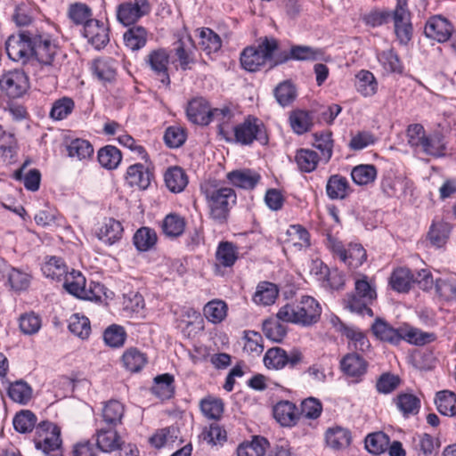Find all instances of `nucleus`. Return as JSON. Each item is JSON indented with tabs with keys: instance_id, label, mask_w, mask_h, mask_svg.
<instances>
[{
	"instance_id": "obj_11",
	"label": "nucleus",
	"mask_w": 456,
	"mask_h": 456,
	"mask_svg": "<svg viewBox=\"0 0 456 456\" xmlns=\"http://www.w3.org/2000/svg\"><path fill=\"white\" fill-rule=\"evenodd\" d=\"M28 78L22 70L13 69L2 72L0 89L9 97H21L28 91Z\"/></svg>"
},
{
	"instance_id": "obj_36",
	"label": "nucleus",
	"mask_w": 456,
	"mask_h": 456,
	"mask_svg": "<svg viewBox=\"0 0 456 456\" xmlns=\"http://www.w3.org/2000/svg\"><path fill=\"white\" fill-rule=\"evenodd\" d=\"M269 442L265 437L255 436L252 441L240 444L237 449L238 456H264Z\"/></svg>"
},
{
	"instance_id": "obj_30",
	"label": "nucleus",
	"mask_w": 456,
	"mask_h": 456,
	"mask_svg": "<svg viewBox=\"0 0 456 456\" xmlns=\"http://www.w3.org/2000/svg\"><path fill=\"white\" fill-rule=\"evenodd\" d=\"M240 64L248 71L255 72L268 64L255 45L246 47L240 53Z\"/></svg>"
},
{
	"instance_id": "obj_3",
	"label": "nucleus",
	"mask_w": 456,
	"mask_h": 456,
	"mask_svg": "<svg viewBox=\"0 0 456 456\" xmlns=\"http://www.w3.org/2000/svg\"><path fill=\"white\" fill-rule=\"evenodd\" d=\"M392 17L395 32L401 44H407L412 34L411 13L406 0H397L396 6L392 14L389 12H374L366 16V23L377 27L387 23Z\"/></svg>"
},
{
	"instance_id": "obj_58",
	"label": "nucleus",
	"mask_w": 456,
	"mask_h": 456,
	"mask_svg": "<svg viewBox=\"0 0 456 456\" xmlns=\"http://www.w3.org/2000/svg\"><path fill=\"white\" fill-rule=\"evenodd\" d=\"M69 330L74 335L85 339L91 333L90 321L84 315L73 314L69 319Z\"/></svg>"
},
{
	"instance_id": "obj_46",
	"label": "nucleus",
	"mask_w": 456,
	"mask_h": 456,
	"mask_svg": "<svg viewBox=\"0 0 456 456\" xmlns=\"http://www.w3.org/2000/svg\"><path fill=\"white\" fill-rule=\"evenodd\" d=\"M216 256L221 265L231 267L238 259V248L232 242L223 241L217 248Z\"/></svg>"
},
{
	"instance_id": "obj_42",
	"label": "nucleus",
	"mask_w": 456,
	"mask_h": 456,
	"mask_svg": "<svg viewBox=\"0 0 456 456\" xmlns=\"http://www.w3.org/2000/svg\"><path fill=\"white\" fill-rule=\"evenodd\" d=\"M126 370L131 372L140 371L147 362L146 355L135 347L126 349L122 356Z\"/></svg>"
},
{
	"instance_id": "obj_48",
	"label": "nucleus",
	"mask_w": 456,
	"mask_h": 456,
	"mask_svg": "<svg viewBox=\"0 0 456 456\" xmlns=\"http://www.w3.org/2000/svg\"><path fill=\"white\" fill-rule=\"evenodd\" d=\"M286 234L288 236L287 241L291 245L302 248L310 246V234L308 231L300 224L290 225Z\"/></svg>"
},
{
	"instance_id": "obj_5",
	"label": "nucleus",
	"mask_w": 456,
	"mask_h": 456,
	"mask_svg": "<svg viewBox=\"0 0 456 456\" xmlns=\"http://www.w3.org/2000/svg\"><path fill=\"white\" fill-rule=\"evenodd\" d=\"M377 293L374 286L368 281L367 276L363 275L354 283V293L347 295L344 299L346 308L351 312L361 314L372 315V310L369 305L376 299Z\"/></svg>"
},
{
	"instance_id": "obj_49",
	"label": "nucleus",
	"mask_w": 456,
	"mask_h": 456,
	"mask_svg": "<svg viewBox=\"0 0 456 456\" xmlns=\"http://www.w3.org/2000/svg\"><path fill=\"white\" fill-rule=\"evenodd\" d=\"M124 41L131 50H139L146 44L147 31L141 26L132 27L124 34Z\"/></svg>"
},
{
	"instance_id": "obj_7",
	"label": "nucleus",
	"mask_w": 456,
	"mask_h": 456,
	"mask_svg": "<svg viewBox=\"0 0 456 456\" xmlns=\"http://www.w3.org/2000/svg\"><path fill=\"white\" fill-rule=\"evenodd\" d=\"M235 142L241 145H250L254 141L261 144L268 142L265 127L258 118L248 116L245 120L233 127Z\"/></svg>"
},
{
	"instance_id": "obj_63",
	"label": "nucleus",
	"mask_w": 456,
	"mask_h": 456,
	"mask_svg": "<svg viewBox=\"0 0 456 456\" xmlns=\"http://www.w3.org/2000/svg\"><path fill=\"white\" fill-rule=\"evenodd\" d=\"M378 60L387 72L401 73L402 63L393 49H387L378 53Z\"/></svg>"
},
{
	"instance_id": "obj_40",
	"label": "nucleus",
	"mask_w": 456,
	"mask_h": 456,
	"mask_svg": "<svg viewBox=\"0 0 456 456\" xmlns=\"http://www.w3.org/2000/svg\"><path fill=\"white\" fill-rule=\"evenodd\" d=\"M8 395L15 403L27 404L32 398V387L23 380H17L10 384Z\"/></svg>"
},
{
	"instance_id": "obj_26",
	"label": "nucleus",
	"mask_w": 456,
	"mask_h": 456,
	"mask_svg": "<svg viewBox=\"0 0 456 456\" xmlns=\"http://www.w3.org/2000/svg\"><path fill=\"white\" fill-rule=\"evenodd\" d=\"M336 322H334V324H338V330L342 332L352 342V346L355 350L365 352L370 348L369 339L360 330L346 326L338 318H336Z\"/></svg>"
},
{
	"instance_id": "obj_53",
	"label": "nucleus",
	"mask_w": 456,
	"mask_h": 456,
	"mask_svg": "<svg viewBox=\"0 0 456 456\" xmlns=\"http://www.w3.org/2000/svg\"><path fill=\"white\" fill-rule=\"evenodd\" d=\"M203 313L208 321L219 323L227 314V305L222 300H213L204 306Z\"/></svg>"
},
{
	"instance_id": "obj_59",
	"label": "nucleus",
	"mask_w": 456,
	"mask_h": 456,
	"mask_svg": "<svg viewBox=\"0 0 456 456\" xmlns=\"http://www.w3.org/2000/svg\"><path fill=\"white\" fill-rule=\"evenodd\" d=\"M37 422L36 415L28 410H22L13 419V427L20 433L32 431Z\"/></svg>"
},
{
	"instance_id": "obj_34",
	"label": "nucleus",
	"mask_w": 456,
	"mask_h": 456,
	"mask_svg": "<svg viewBox=\"0 0 456 456\" xmlns=\"http://www.w3.org/2000/svg\"><path fill=\"white\" fill-rule=\"evenodd\" d=\"M355 87L358 93L364 97L374 95L378 91V82L374 75L365 69L360 70L355 76Z\"/></svg>"
},
{
	"instance_id": "obj_35",
	"label": "nucleus",
	"mask_w": 456,
	"mask_h": 456,
	"mask_svg": "<svg viewBox=\"0 0 456 456\" xmlns=\"http://www.w3.org/2000/svg\"><path fill=\"white\" fill-rule=\"evenodd\" d=\"M200 42L199 45L207 54L216 53L221 49L222 40L220 37L208 28L198 29Z\"/></svg>"
},
{
	"instance_id": "obj_21",
	"label": "nucleus",
	"mask_w": 456,
	"mask_h": 456,
	"mask_svg": "<svg viewBox=\"0 0 456 456\" xmlns=\"http://www.w3.org/2000/svg\"><path fill=\"white\" fill-rule=\"evenodd\" d=\"M273 417L283 427H293L300 419V413L295 403L280 401L273 407Z\"/></svg>"
},
{
	"instance_id": "obj_44",
	"label": "nucleus",
	"mask_w": 456,
	"mask_h": 456,
	"mask_svg": "<svg viewBox=\"0 0 456 456\" xmlns=\"http://www.w3.org/2000/svg\"><path fill=\"white\" fill-rule=\"evenodd\" d=\"M350 432L341 427L330 428L326 432V443L333 449H341L349 445Z\"/></svg>"
},
{
	"instance_id": "obj_38",
	"label": "nucleus",
	"mask_w": 456,
	"mask_h": 456,
	"mask_svg": "<svg viewBox=\"0 0 456 456\" xmlns=\"http://www.w3.org/2000/svg\"><path fill=\"white\" fill-rule=\"evenodd\" d=\"M158 240L156 232L149 227H141L138 229L134 237V245L137 250L144 252L151 249Z\"/></svg>"
},
{
	"instance_id": "obj_55",
	"label": "nucleus",
	"mask_w": 456,
	"mask_h": 456,
	"mask_svg": "<svg viewBox=\"0 0 456 456\" xmlns=\"http://www.w3.org/2000/svg\"><path fill=\"white\" fill-rule=\"evenodd\" d=\"M398 410L404 415L417 414L420 406L419 399L412 394H400L395 398Z\"/></svg>"
},
{
	"instance_id": "obj_45",
	"label": "nucleus",
	"mask_w": 456,
	"mask_h": 456,
	"mask_svg": "<svg viewBox=\"0 0 456 456\" xmlns=\"http://www.w3.org/2000/svg\"><path fill=\"white\" fill-rule=\"evenodd\" d=\"M180 434V430L175 426H170L158 430L151 438L150 443L156 448H161L174 444Z\"/></svg>"
},
{
	"instance_id": "obj_20",
	"label": "nucleus",
	"mask_w": 456,
	"mask_h": 456,
	"mask_svg": "<svg viewBox=\"0 0 456 456\" xmlns=\"http://www.w3.org/2000/svg\"><path fill=\"white\" fill-rule=\"evenodd\" d=\"M452 32V26L448 20L441 16L431 17L426 23L425 35L436 40L437 42H445L449 39Z\"/></svg>"
},
{
	"instance_id": "obj_13",
	"label": "nucleus",
	"mask_w": 456,
	"mask_h": 456,
	"mask_svg": "<svg viewBox=\"0 0 456 456\" xmlns=\"http://www.w3.org/2000/svg\"><path fill=\"white\" fill-rule=\"evenodd\" d=\"M303 360V354L298 350H292L289 354L281 347H273L267 350L264 362L268 369L280 370L289 365L293 368Z\"/></svg>"
},
{
	"instance_id": "obj_9",
	"label": "nucleus",
	"mask_w": 456,
	"mask_h": 456,
	"mask_svg": "<svg viewBox=\"0 0 456 456\" xmlns=\"http://www.w3.org/2000/svg\"><path fill=\"white\" fill-rule=\"evenodd\" d=\"M35 34L34 31L25 30L18 35L10 36L5 43L9 58L25 63L32 56Z\"/></svg>"
},
{
	"instance_id": "obj_18",
	"label": "nucleus",
	"mask_w": 456,
	"mask_h": 456,
	"mask_svg": "<svg viewBox=\"0 0 456 456\" xmlns=\"http://www.w3.org/2000/svg\"><path fill=\"white\" fill-rule=\"evenodd\" d=\"M211 109L207 100L202 97L192 99L189 102L186 114L188 119L193 124L206 126L211 122Z\"/></svg>"
},
{
	"instance_id": "obj_12",
	"label": "nucleus",
	"mask_w": 456,
	"mask_h": 456,
	"mask_svg": "<svg viewBox=\"0 0 456 456\" xmlns=\"http://www.w3.org/2000/svg\"><path fill=\"white\" fill-rule=\"evenodd\" d=\"M169 58L170 55L167 49L158 48L151 51L144 59L145 65L164 86L170 84Z\"/></svg>"
},
{
	"instance_id": "obj_6",
	"label": "nucleus",
	"mask_w": 456,
	"mask_h": 456,
	"mask_svg": "<svg viewBox=\"0 0 456 456\" xmlns=\"http://www.w3.org/2000/svg\"><path fill=\"white\" fill-rule=\"evenodd\" d=\"M61 50L48 35L35 34L32 56L48 73L54 72L58 66Z\"/></svg>"
},
{
	"instance_id": "obj_8",
	"label": "nucleus",
	"mask_w": 456,
	"mask_h": 456,
	"mask_svg": "<svg viewBox=\"0 0 456 456\" xmlns=\"http://www.w3.org/2000/svg\"><path fill=\"white\" fill-rule=\"evenodd\" d=\"M35 447L48 455L61 449V429L50 421H42L36 427Z\"/></svg>"
},
{
	"instance_id": "obj_16",
	"label": "nucleus",
	"mask_w": 456,
	"mask_h": 456,
	"mask_svg": "<svg viewBox=\"0 0 456 456\" xmlns=\"http://www.w3.org/2000/svg\"><path fill=\"white\" fill-rule=\"evenodd\" d=\"M230 184L243 190H253L261 180V175L249 168L235 169L226 174Z\"/></svg>"
},
{
	"instance_id": "obj_17",
	"label": "nucleus",
	"mask_w": 456,
	"mask_h": 456,
	"mask_svg": "<svg viewBox=\"0 0 456 456\" xmlns=\"http://www.w3.org/2000/svg\"><path fill=\"white\" fill-rule=\"evenodd\" d=\"M83 35L96 49L104 47L110 40L108 28L103 23L94 19L86 22Z\"/></svg>"
},
{
	"instance_id": "obj_19",
	"label": "nucleus",
	"mask_w": 456,
	"mask_h": 456,
	"mask_svg": "<svg viewBox=\"0 0 456 456\" xmlns=\"http://www.w3.org/2000/svg\"><path fill=\"white\" fill-rule=\"evenodd\" d=\"M323 59V52L321 49L307 45H292L289 51H285L278 62L286 63L290 60L300 61H314Z\"/></svg>"
},
{
	"instance_id": "obj_31",
	"label": "nucleus",
	"mask_w": 456,
	"mask_h": 456,
	"mask_svg": "<svg viewBox=\"0 0 456 456\" xmlns=\"http://www.w3.org/2000/svg\"><path fill=\"white\" fill-rule=\"evenodd\" d=\"M279 295L278 287L269 281H261L257 284L253 301L256 305H271Z\"/></svg>"
},
{
	"instance_id": "obj_50",
	"label": "nucleus",
	"mask_w": 456,
	"mask_h": 456,
	"mask_svg": "<svg viewBox=\"0 0 456 456\" xmlns=\"http://www.w3.org/2000/svg\"><path fill=\"white\" fill-rule=\"evenodd\" d=\"M289 124L296 134H302L310 130L313 126V119L309 112L297 110L291 112Z\"/></svg>"
},
{
	"instance_id": "obj_25",
	"label": "nucleus",
	"mask_w": 456,
	"mask_h": 456,
	"mask_svg": "<svg viewBox=\"0 0 456 456\" xmlns=\"http://www.w3.org/2000/svg\"><path fill=\"white\" fill-rule=\"evenodd\" d=\"M342 371L354 378H360L366 373L367 362L358 354H348L340 362Z\"/></svg>"
},
{
	"instance_id": "obj_23",
	"label": "nucleus",
	"mask_w": 456,
	"mask_h": 456,
	"mask_svg": "<svg viewBox=\"0 0 456 456\" xmlns=\"http://www.w3.org/2000/svg\"><path fill=\"white\" fill-rule=\"evenodd\" d=\"M123 232V226L119 221L107 218L100 227L97 236L104 243L112 245L121 240Z\"/></svg>"
},
{
	"instance_id": "obj_62",
	"label": "nucleus",
	"mask_w": 456,
	"mask_h": 456,
	"mask_svg": "<svg viewBox=\"0 0 456 456\" xmlns=\"http://www.w3.org/2000/svg\"><path fill=\"white\" fill-rule=\"evenodd\" d=\"M19 326L23 334L34 335L39 331L42 326V321L39 315L35 313H26L20 315L19 319Z\"/></svg>"
},
{
	"instance_id": "obj_60",
	"label": "nucleus",
	"mask_w": 456,
	"mask_h": 456,
	"mask_svg": "<svg viewBox=\"0 0 456 456\" xmlns=\"http://www.w3.org/2000/svg\"><path fill=\"white\" fill-rule=\"evenodd\" d=\"M200 410L207 418L219 419L224 412V403L218 398H204L200 401Z\"/></svg>"
},
{
	"instance_id": "obj_15",
	"label": "nucleus",
	"mask_w": 456,
	"mask_h": 456,
	"mask_svg": "<svg viewBox=\"0 0 456 456\" xmlns=\"http://www.w3.org/2000/svg\"><path fill=\"white\" fill-rule=\"evenodd\" d=\"M270 68H273L282 63L278 62L284 52L280 49L279 40L273 37H262L256 40L255 45Z\"/></svg>"
},
{
	"instance_id": "obj_10",
	"label": "nucleus",
	"mask_w": 456,
	"mask_h": 456,
	"mask_svg": "<svg viewBox=\"0 0 456 456\" xmlns=\"http://www.w3.org/2000/svg\"><path fill=\"white\" fill-rule=\"evenodd\" d=\"M64 278L63 287L69 294L87 300H99L101 298V285L94 284V288L86 289V279L81 273L72 271L67 273Z\"/></svg>"
},
{
	"instance_id": "obj_4",
	"label": "nucleus",
	"mask_w": 456,
	"mask_h": 456,
	"mask_svg": "<svg viewBox=\"0 0 456 456\" xmlns=\"http://www.w3.org/2000/svg\"><path fill=\"white\" fill-rule=\"evenodd\" d=\"M321 314L322 308L318 301L310 296H304L297 304H287L281 307L276 317L285 322L307 327L315 324Z\"/></svg>"
},
{
	"instance_id": "obj_39",
	"label": "nucleus",
	"mask_w": 456,
	"mask_h": 456,
	"mask_svg": "<svg viewBox=\"0 0 456 456\" xmlns=\"http://www.w3.org/2000/svg\"><path fill=\"white\" fill-rule=\"evenodd\" d=\"M68 155L78 160L89 159L93 153L94 148L92 144L85 139L71 140L66 146Z\"/></svg>"
},
{
	"instance_id": "obj_32",
	"label": "nucleus",
	"mask_w": 456,
	"mask_h": 456,
	"mask_svg": "<svg viewBox=\"0 0 456 456\" xmlns=\"http://www.w3.org/2000/svg\"><path fill=\"white\" fill-rule=\"evenodd\" d=\"M124 414L125 406L118 400L108 401L102 411L103 421L112 428L121 424Z\"/></svg>"
},
{
	"instance_id": "obj_54",
	"label": "nucleus",
	"mask_w": 456,
	"mask_h": 456,
	"mask_svg": "<svg viewBox=\"0 0 456 456\" xmlns=\"http://www.w3.org/2000/svg\"><path fill=\"white\" fill-rule=\"evenodd\" d=\"M367 259L366 250L361 244H350L343 262L351 269H357Z\"/></svg>"
},
{
	"instance_id": "obj_1",
	"label": "nucleus",
	"mask_w": 456,
	"mask_h": 456,
	"mask_svg": "<svg viewBox=\"0 0 456 456\" xmlns=\"http://www.w3.org/2000/svg\"><path fill=\"white\" fill-rule=\"evenodd\" d=\"M371 330L379 339L393 345H397L402 340H405L411 344L423 346L434 341L436 338L434 333L423 332L408 324H403L395 329L381 319L375 321Z\"/></svg>"
},
{
	"instance_id": "obj_57",
	"label": "nucleus",
	"mask_w": 456,
	"mask_h": 456,
	"mask_svg": "<svg viewBox=\"0 0 456 456\" xmlns=\"http://www.w3.org/2000/svg\"><path fill=\"white\" fill-rule=\"evenodd\" d=\"M42 271L46 277L57 280H60L62 276L65 277L68 273L64 261L57 256H51L44 264Z\"/></svg>"
},
{
	"instance_id": "obj_37",
	"label": "nucleus",
	"mask_w": 456,
	"mask_h": 456,
	"mask_svg": "<svg viewBox=\"0 0 456 456\" xmlns=\"http://www.w3.org/2000/svg\"><path fill=\"white\" fill-rule=\"evenodd\" d=\"M97 159L102 167L112 170L121 162L122 154L117 147L106 145L99 150Z\"/></svg>"
},
{
	"instance_id": "obj_27",
	"label": "nucleus",
	"mask_w": 456,
	"mask_h": 456,
	"mask_svg": "<svg viewBox=\"0 0 456 456\" xmlns=\"http://www.w3.org/2000/svg\"><path fill=\"white\" fill-rule=\"evenodd\" d=\"M96 445L103 452H111L120 449L121 439L114 428H101L96 433Z\"/></svg>"
},
{
	"instance_id": "obj_51",
	"label": "nucleus",
	"mask_w": 456,
	"mask_h": 456,
	"mask_svg": "<svg viewBox=\"0 0 456 456\" xmlns=\"http://www.w3.org/2000/svg\"><path fill=\"white\" fill-rule=\"evenodd\" d=\"M352 180L358 185H367L377 177V169L375 166L370 164L359 165L354 167L351 171Z\"/></svg>"
},
{
	"instance_id": "obj_33",
	"label": "nucleus",
	"mask_w": 456,
	"mask_h": 456,
	"mask_svg": "<svg viewBox=\"0 0 456 456\" xmlns=\"http://www.w3.org/2000/svg\"><path fill=\"white\" fill-rule=\"evenodd\" d=\"M186 226L184 217L176 213H170L162 221L161 228L163 233L169 238L181 236Z\"/></svg>"
},
{
	"instance_id": "obj_41",
	"label": "nucleus",
	"mask_w": 456,
	"mask_h": 456,
	"mask_svg": "<svg viewBox=\"0 0 456 456\" xmlns=\"http://www.w3.org/2000/svg\"><path fill=\"white\" fill-rule=\"evenodd\" d=\"M452 226L445 222L433 223L429 228L428 238L436 248L443 247L448 240Z\"/></svg>"
},
{
	"instance_id": "obj_43",
	"label": "nucleus",
	"mask_w": 456,
	"mask_h": 456,
	"mask_svg": "<svg viewBox=\"0 0 456 456\" xmlns=\"http://www.w3.org/2000/svg\"><path fill=\"white\" fill-rule=\"evenodd\" d=\"M437 411L444 416H455L456 395L453 392L444 390L436 394L435 400Z\"/></svg>"
},
{
	"instance_id": "obj_14",
	"label": "nucleus",
	"mask_w": 456,
	"mask_h": 456,
	"mask_svg": "<svg viewBox=\"0 0 456 456\" xmlns=\"http://www.w3.org/2000/svg\"><path fill=\"white\" fill-rule=\"evenodd\" d=\"M150 12L148 0H134L120 4L117 9L118 20L125 26L135 23Z\"/></svg>"
},
{
	"instance_id": "obj_56",
	"label": "nucleus",
	"mask_w": 456,
	"mask_h": 456,
	"mask_svg": "<svg viewBox=\"0 0 456 456\" xmlns=\"http://www.w3.org/2000/svg\"><path fill=\"white\" fill-rule=\"evenodd\" d=\"M314 137L313 145L321 151L322 158L327 163L331 159L333 152L332 134L330 132L316 133Z\"/></svg>"
},
{
	"instance_id": "obj_2",
	"label": "nucleus",
	"mask_w": 456,
	"mask_h": 456,
	"mask_svg": "<svg viewBox=\"0 0 456 456\" xmlns=\"http://www.w3.org/2000/svg\"><path fill=\"white\" fill-rule=\"evenodd\" d=\"M209 209L210 217L217 223L226 222L231 209L237 202L235 191L217 182L201 187Z\"/></svg>"
},
{
	"instance_id": "obj_61",
	"label": "nucleus",
	"mask_w": 456,
	"mask_h": 456,
	"mask_svg": "<svg viewBox=\"0 0 456 456\" xmlns=\"http://www.w3.org/2000/svg\"><path fill=\"white\" fill-rule=\"evenodd\" d=\"M74 106L75 104L71 98L62 97L58 99L53 103L50 118L54 120H62L72 112Z\"/></svg>"
},
{
	"instance_id": "obj_28",
	"label": "nucleus",
	"mask_w": 456,
	"mask_h": 456,
	"mask_svg": "<svg viewBox=\"0 0 456 456\" xmlns=\"http://www.w3.org/2000/svg\"><path fill=\"white\" fill-rule=\"evenodd\" d=\"M347 179L340 175H332L327 181L326 193L330 200H344L350 193Z\"/></svg>"
},
{
	"instance_id": "obj_22",
	"label": "nucleus",
	"mask_w": 456,
	"mask_h": 456,
	"mask_svg": "<svg viewBox=\"0 0 456 456\" xmlns=\"http://www.w3.org/2000/svg\"><path fill=\"white\" fill-rule=\"evenodd\" d=\"M152 174L142 164L137 163L128 167L126 180L132 187L147 189L151 181Z\"/></svg>"
},
{
	"instance_id": "obj_47",
	"label": "nucleus",
	"mask_w": 456,
	"mask_h": 456,
	"mask_svg": "<svg viewBox=\"0 0 456 456\" xmlns=\"http://www.w3.org/2000/svg\"><path fill=\"white\" fill-rule=\"evenodd\" d=\"M295 160L302 172L310 173L316 168L320 158L318 154L312 150L300 149L297 151Z\"/></svg>"
},
{
	"instance_id": "obj_52",
	"label": "nucleus",
	"mask_w": 456,
	"mask_h": 456,
	"mask_svg": "<svg viewBox=\"0 0 456 456\" xmlns=\"http://www.w3.org/2000/svg\"><path fill=\"white\" fill-rule=\"evenodd\" d=\"M153 393L161 399H169L174 394V377L165 373L154 379Z\"/></svg>"
},
{
	"instance_id": "obj_29",
	"label": "nucleus",
	"mask_w": 456,
	"mask_h": 456,
	"mask_svg": "<svg viewBox=\"0 0 456 456\" xmlns=\"http://www.w3.org/2000/svg\"><path fill=\"white\" fill-rule=\"evenodd\" d=\"M164 181L167 189L175 193L183 191L188 183L185 172L177 166L167 169L164 174Z\"/></svg>"
},
{
	"instance_id": "obj_64",
	"label": "nucleus",
	"mask_w": 456,
	"mask_h": 456,
	"mask_svg": "<svg viewBox=\"0 0 456 456\" xmlns=\"http://www.w3.org/2000/svg\"><path fill=\"white\" fill-rule=\"evenodd\" d=\"M94 71L101 80L110 81L115 77L116 69L111 59H98L94 62Z\"/></svg>"
},
{
	"instance_id": "obj_24",
	"label": "nucleus",
	"mask_w": 456,
	"mask_h": 456,
	"mask_svg": "<svg viewBox=\"0 0 456 456\" xmlns=\"http://www.w3.org/2000/svg\"><path fill=\"white\" fill-rule=\"evenodd\" d=\"M413 283L414 274L406 267L395 269L389 277V285L399 293L408 292Z\"/></svg>"
}]
</instances>
